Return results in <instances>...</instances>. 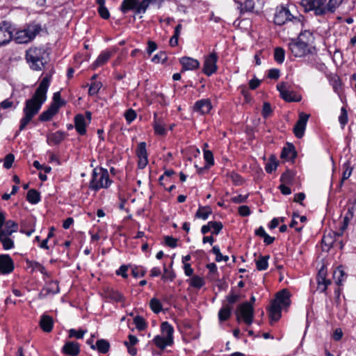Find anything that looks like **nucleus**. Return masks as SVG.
Segmentation results:
<instances>
[{"instance_id":"1","label":"nucleus","mask_w":356,"mask_h":356,"mask_svg":"<svg viewBox=\"0 0 356 356\" xmlns=\"http://www.w3.org/2000/svg\"><path fill=\"white\" fill-rule=\"evenodd\" d=\"M51 75L47 74L40 81L34 95L25 102L23 108L24 117L20 120L19 130L25 129L33 117L38 113L42 105L47 99V92L50 85Z\"/></svg>"},{"instance_id":"2","label":"nucleus","mask_w":356,"mask_h":356,"mask_svg":"<svg viewBox=\"0 0 356 356\" xmlns=\"http://www.w3.org/2000/svg\"><path fill=\"white\" fill-rule=\"evenodd\" d=\"M290 296V293L286 289L281 290L276 294L275 298L272 300L268 309L271 324L280 318L282 308L289 307L291 304Z\"/></svg>"},{"instance_id":"3","label":"nucleus","mask_w":356,"mask_h":356,"mask_svg":"<svg viewBox=\"0 0 356 356\" xmlns=\"http://www.w3.org/2000/svg\"><path fill=\"white\" fill-rule=\"evenodd\" d=\"M48 54L44 48L31 47L26 51V60L31 70L41 71L47 62Z\"/></svg>"},{"instance_id":"4","label":"nucleus","mask_w":356,"mask_h":356,"mask_svg":"<svg viewBox=\"0 0 356 356\" xmlns=\"http://www.w3.org/2000/svg\"><path fill=\"white\" fill-rule=\"evenodd\" d=\"M112 183L109 178L107 169L96 167L92 170V177L89 183V188L94 191L101 188H108Z\"/></svg>"},{"instance_id":"5","label":"nucleus","mask_w":356,"mask_h":356,"mask_svg":"<svg viewBox=\"0 0 356 356\" xmlns=\"http://www.w3.org/2000/svg\"><path fill=\"white\" fill-rule=\"evenodd\" d=\"M41 30L40 24L32 23L24 29L17 31L13 38L18 44L28 43L34 39Z\"/></svg>"},{"instance_id":"6","label":"nucleus","mask_w":356,"mask_h":356,"mask_svg":"<svg viewBox=\"0 0 356 356\" xmlns=\"http://www.w3.org/2000/svg\"><path fill=\"white\" fill-rule=\"evenodd\" d=\"M236 316L238 321L243 320L245 324L251 325L254 320L253 306L248 302L240 304L236 310Z\"/></svg>"},{"instance_id":"7","label":"nucleus","mask_w":356,"mask_h":356,"mask_svg":"<svg viewBox=\"0 0 356 356\" xmlns=\"http://www.w3.org/2000/svg\"><path fill=\"white\" fill-rule=\"evenodd\" d=\"M327 0H301L305 12L314 11L316 16L325 15V3Z\"/></svg>"},{"instance_id":"8","label":"nucleus","mask_w":356,"mask_h":356,"mask_svg":"<svg viewBox=\"0 0 356 356\" xmlns=\"http://www.w3.org/2000/svg\"><path fill=\"white\" fill-rule=\"evenodd\" d=\"M91 120L92 113L90 111L86 112V116L80 113L74 116V128L79 135L83 136L86 134V127L90 124Z\"/></svg>"},{"instance_id":"9","label":"nucleus","mask_w":356,"mask_h":356,"mask_svg":"<svg viewBox=\"0 0 356 356\" xmlns=\"http://www.w3.org/2000/svg\"><path fill=\"white\" fill-rule=\"evenodd\" d=\"M291 54L296 57H303L312 54L309 44L300 40H293L289 44Z\"/></svg>"},{"instance_id":"10","label":"nucleus","mask_w":356,"mask_h":356,"mask_svg":"<svg viewBox=\"0 0 356 356\" xmlns=\"http://www.w3.org/2000/svg\"><path fill=\"white\" fill-rule=\"evenodd\" d=\"M280 97L287 102H298L301 100L300 95L290 90V86L286 82H281L277 85Z\"/></svg>"},{"instance_id":"11","label":"nucleus","mask_w":356,"mask_h":356,"mask_svg":"<svg viewBox=\"0 0 356 356\" xmlns=\"http://www.w3.org/2000/svg\"><path fill=\"white\" fill-rule=\"evenodd\" d=\"M293 17L289 8L284 6L280 5L275 9L274 22L277 25L282 26L286 22L291 21Z\"/></svg>"},{"instance_id":"12","label":"nucleus","mask_w":356,"mask_h":356,"mask_svg":"<svg viewBox=\"0 0 356 356\" xmlns=\"http://www.w3.org/2000/svg\"><path fill=\"white\" fill-rule=\"evenodd\" d=\"M217 60L218 55L214 51L205 58L202 70L207 76H210L217 71Z\"/></svg>"},{"instance_id":"13","label":"nucleus","mask_w":356,"mask_h":356,"mask_svg":"<svg viewBox=\"0 0 356 356\" xmlns=\"http://www.w3.org/2000/svg\"><path fill=\"white\" fill-rule=\"evenodd\" d=\"M13 30L10 22L3 21L0 23V45L9 43L13 38Z\"/></svg>"},{"instance_id":"14","label":"nucleus","mask_w":356,"mask_h":356,"mask_svg":"<svg viewBox=\"0 0 356 356\" xmlns=\"http://www.w3.org/2000/svg\"><path fill=\"white\" fill-rule=\"evenodd\" d=\"M309 118V115L305 113L299 114L298 120L293 127V133L298 138H301L304 136Z\"/></svg>"},{"instance_id":"15","label":"nucleus","mask_w":356,"mask_h":356,"mask_svg":"<svg viewBox=\"0 0 356 356\" xmlns=\"http://www.w3.org/2000/svg\"><path fill=\"white\" fill-rule=\"evenodd\" d=\"M136 154L138 157V167L140 169H143L145 168L148 163L147 160V153L146 149V143L145 142H140L138 145V147L136 149Z\"/></svg>"},{"instance_id":"16","label":"nucleus","mask_w":356,"mask_h":356,"mask_svg":"<svg viewBox=\"0 0 356 356\" xmlns=\"http://www.w3.org/2000/svg\"><path fill=\"white\" fill-rule=\"evenodd\" d=\"M140 1V0H123L120 6V10L124 14L130 10H133L135 15L144 14L145 13H137Z\"/></svg>"},{"instance_id":"17","label":"nucleus","mask_w":356,"mask_h":356,"mask_svg":"<svg viewBox=\"0 0 356 356\" xmlns=\"http://www.w3.org/2000/svg\"><path fill=\"white\" fill-rule=\"evenodd\" d=\"M60 291L58 282L55 280H51L49 281L46 286L42 289L41 292L39 293V298L40 299H43L46 298L49 294H56L58 293Z\"/></svg>"},{"instance_id":"18","label":"nucleus","mask_w":356,"mask_h":356,"mask_svg":"<svg viewBox=\"0 0 356 356\" xmlns=\"http://www.w3.org/2000/svg\"><path fill=\"white\" fill-rule=\"evenodd\" d=\"M14 269V264L8 254L0 255V271L3 274L11 273Z\"/></svg>"},{"instance_id":"19","label":"nucleus","mask_w":356,"mask_h":356,"mask_svg":"<svg viewBox=\"0 0 356 356\" xmlns=\"http://www.w3.org/2000/svg\"><path fill=\"white\" fill-rule=\"evenodd\" d=\"M212 108L211 102L209 99H202L195 102L193 110L200 114H207Z\"/></svg>"},{"instance_id":"20","label":"nucleus","mask_w":356,"mask_h":356,"mask_svg":"<svg viewBox=\"0 0 356 356\" xmlns=\"http://www.w3.org/2000/svg\"><path fill=\"white\" fill-rule=\"evenodd\" d=\"M62 353L69 356H77L80 353V346L75 341H67L62 348Z\"/></svg>"},{"instance_id":"21","label":"nucleus","mask_w":356,"mask_h":356,"mask_svg":"<svg viewBox=\"0 0 356 356\" xmlns=\"http://www.w3.org/2000/svg\"><path fill=\"white\" fill-rule=\"evenodd\" d=\"M180 63L182 65V70H194L200 67V62L193 58L184 56L180 58Z\"/></svg>"},{"instance_id":"22","label":"nucleus","mask_w":356,"mask_h":356,"mask_svg":"<svg viewBox=\"0 0 356 356\" xmlns=\"http://www.w3.org/2000/svg\"><path fill=\"white\" fill-rule=\"evenodd\" d=\"M60 105L51 104L50 106L43 111L39 116V120L42 122L50 120L58 111Z\"/></svg>"},{"instance_id":"23","label":"nucleus","mask_w":356,"mask_h":356,"mask_svg":"<svg viewBox=\"0 0 356 356\" xmlns=\"http://www.w3.org/2000/svg\"><path fill=\"white\" fill-rule=\"evenodd\" d=\"M259 0H245L243 3L239 1H235L236 3L238 4V9L240 10L241 14H243L248 12H253L255 7L256 2Z\"/></svg>"},{"instance_id":"24","label":"nucleus","mask_w":356,"mask_h":356,"mask_svg":"<svg viewBox=\"0 0 356 356\" xmlns=\"http://www.w3.org/2000/svg\"><path fill=\"white\" fill-rule=\"evenodd\" d=\"M153 127L156 134L160 136H164L166 134V129L164 122L162 119L159 118L157 113L154 114V122Z\"/></svg>"},{"instance_id":"25","label":"nucleus","mask_w":356,"mask_h":356,"mask_svg":"<svg viewBox=\"0 0 356 356\" xmlns=\"http://www.w3.org/2000/svg\"><path fill=\"white\" fill-rule=\"evenodd\" d=\"M112 53L109 51H102L97 58V59L92 64V68L93 70L104 65L111 57Z\"/></svg>"},{"instance_id":"26","label":"nucleus","mask_w":356,"mask_h":356,"mask_svg":"<svg viewBox=\"0 0 356 356\" xmlns=\"http://www.w3.org/2000/svg\"><path fill=\"white\" fill-rule=\"evenodd\" d=\"M67 135L63 131H57L48 136L47 143L51 145H58L65 138Z\"/></svg>"},{"instance_id":"27","label":"nucleus","mask_w":356,"mask_h":356,"mask_svg":"<svg viewBox=\"0 0 356 356\" xmlns=\"http://www.w3.org/2000/svg\"><path fill=\"white\" fill-rule=\"evenodd\" d=\"M40 325L44 332H51L54 325L53 318L50 316L42 315L40 321Z\"/></svg>"},{"instance_id":"28","label":"nucleus","mask_w":356,"mask_h":356,"mask_svg":"<svg viewBox=\"0 0 356 356\" xmlns=\"http://www.w3.org/2000/svg\"><path fill=\"white\" fill-rule=\"evenodd\" d=\"M161 330L163 336L168 338L169 342H173L174 328L168 321L161 323Z\"/></svg>"},{"instance_id":"29","label":"nucleus","mask_w":356,"mask_h":356,"mask_svg":"<svg viewBox=\"0 0 356 356\" xmlns=\"http://www.w3.org/2000/svg\"><path fill=\"white\" fill-rule=\"evenodd\" d=\"M233 307H229V306H227L222 304V307L220 309L218 316V319L220 322L227 321L231 315Z\"/></svg>"},{"instance_id":"30","label":"nucleus","mask_w":356,"mask_h":356,"mask_svg":"<svg viewBox=\"0 0 356 356\" xmlns=\"http://www.w3.org/2000/svg\"><path fill=\"white\" fill-rule=\"evenodd\" d=\"M296 157V152L295 151L294 146L293 145H288L287 147H284L282 149L281 153V158L291 160Z\"/></svg>"},{"instance_id":"31","label":"nucleus","mask_w":356,"mask_h":356,"mask_svg":"<svg viewBox=\"0 0 356 356\" xmlns=\"http://www.w3.org/2000/svg\"><path fill=\"white\" fill-rule=\"evenodd\" d=\"M212 213V209L210 207L200 206L198 210L196 211L195 217L197 218L202 219L204 220H207L209 216Z\"/></svg>"},{"instance_id":"32","label":"nucleus","mask_w":356,"mask_h":356,"mask_svg":"<svg viewBox=\"0 0 356 356\" xmlns=\"http://www.w3.org/2000/svg\"><path fill=\"white\" fill-rule=\"evenodd\" d=\"M154 344L160 349L163 350L168 346H171L173 342H169L168 338L164 336L156 335L153 339Z\"/></svg>"},{"instance_id":"33","label":"nucleus","mask_w":356,"mask_h":356,"mask_svg":"<svg viewBox=\"0 0 356 356\" xmlns=\"http://www.w3.org/2000/svg\"><path fill=\"white\" fill-rule=\"evenodd\" d=\"M342 2L343 0H329L327 3H325V15L334 13Z\"/></svg>"},{"instance_id":"34","label":"nucleus","mask_w":356,"mask_h":356,"mask_svg":"<svg viewBox=\"0 0 356 356\" xmlns=\"http://www.w3.org/2000/svg\"><path fill=\"white\" fill-rule=\"evenodd\" d=\"M95 349L101 354H106L110 350V343L106 339H98L96 342Z\"/></svg>"},{"instance_id":"35","label":"nucleus","mask_w":356,"mask_h":356,"mask_svg":"<svg viewBox=\"0 0 356 356\" xmlns=\"http://www.w3.org/2000/svg\"><path fill=\"white\" fill-rule=\"evenodd\" d=\"M26 264L29 268L32 269V271H39L42 275L49 276L48 273L46 270L44 266H42L39 262L27 260Z\"/></svg>"},{"instance_id":"36","label":"nucleus","mask_w":356,"mask_h":356,"mask_svg":"<svg viewBox=\"0 0 356 356\" xmlns=\"http://www.w3.org/2000/svg\"><path fill=\"white\" fill-rule=\"evenodd\" d=\"M26 200L32 204H38L40 201V194L37 190L31 189L27 193Z\"/></svg>"},{"instance_id":"37","label":"nucleus","mask_w":356,"mask_h":356,"mask_svg":"<svg viewBox=\"0 0 356 356\" xmlns=\"http://www.w3.org/2000/svg\"><path fill=\"white\" fill-rule=\"evenodd\" d=\"M269 255L260 256L256 261V267L258 270H265L268 267Z\"/></svg>"},{"instance_id":"38","label":"nucleus","mask_w":356,"mask_h":356,"mask_svg":"<svg viewBox=\"0 0 356 356\" xmlns=\"http://www.w3.org/2000/svg\"><path fill=\"white\" fill-rule=\"evenodd\" d=\"M188 282L191 287L198 289L202 288L205 284L204 279L198 275L192 276V277L189 279Z\"/></svg>"},{"instance_id":"39","label":"nucleus","mask_w":356,"mask_h":356,"mask_svg":"<svg viewBox=\"0 0 356 356\" xmlns=\"http://www.w3.org/2000/svg\"><path fill=\"white\" fill-rule=\"evenodd\" d=\"M162 1L163 0H142L139 8H138L137 13H145L150 4H160Z\"/></svg>"},{"instance_id":"40","label":"nucleus","mask_w":356,"mask_h":356,"mask_svg":"<svg viewBox=\"0 0 356 356\" xmlns=\"http://www.w3.org/2000/svg\"><path fill=\"white\" fill-rule=\"evenodd\" d=\"M333 276L337 284L338 285H341L346 278V275L341 266L337 268V269L334 272Z\"/></svg>"},{"instance_id":"41","label":"nucleus","mask_w":356,"mask_h":356,"mask_svg":"<svg viewBox=\"0 0 356 356\" xmlns=\"http://www.w3.org/2000/svg\"><path fill=\"white\" fill-rule=\"evenodd\" d=\"M240 296L238 294L235 293L233 291L226 296L227 302H223L224 305L233 307V305L239 300Z\"/></svg>"},{"instance_id":"42","label":"nucleus","mask_w":356,"mask_h":356,"mask_svg":"<svg viewBox=\"0 0 356 356\" xmlns=\"http://www.w3.org/2000/svg\"><path fill=\"white\" fill-rule=\"evenodd\" d=\"M278 165V163L276 158L274 156H271L269 161L266 163L265 170L267 173H272L275 171Z\"/></svg>"},{"instance_id":"43","label":"nucleus","mask_w":356,"mask_h":356,"mask_svg":"<svg viewBox=\"0 0 356 356\" xmlns=\"http://www.w3.org/2000/svg\"><path fill=\"white\" fill-rule=\"evenodd\" d=\"M182 29V25L178 24L175 29L174 35L170 40V45L171 47H176L178 44V38L180 35V32Z\"/></svg>"},{"instance_id":"44","label":"nucleus","mask_w":356,"mask_h":356,"mask_svg":"<svg viewBox=\"0 0 356 356\" xmlns=\"http://www.w3.org/2000/svg\"><path fill=\"white\" fill-rule=\"evenodd\" d=\"M149 307L155 314H159L163 309L161 301L156 298H153L150 300Z\"/></svg>"},{"instance_id":"45","label":"nucleus","mask_w":356,"mask_h":356,"mask_svg":"<svg viewBox=\"0 0 356 356\" xmlns=\"http://www.w3.org/2000/svg\"><path fill=\"white\" fill-rule=\"evenodd\" d=\"M285 58V51L282 47H276L274 51V59L279 63L282 64Z\"/></svg>"},{"instance_id":"46","label":"nucleus","mask_w":356,"mask_h":356,"mask_svg":"<svg viewBox=\"0 0 356 356\" xmlns=\"http://www.w3.org/2000/svg\"><path fill=\"white\" fill-rule=\"evenodd\" d=\"M134 323L136 325V328L140 330H144L147 327V323L145 319L140 316H136L134 318Z\"/></svg>"},{"instance_id":"47","label":"nucleus","mask_w":356,"mask_h":356,"mask_svg":"<svg viewBox=\"0 0 356 356\" xmlns=\"http://www.w3.org/2000/svg\"><path fill=\"white\" fill-rule=\"evenodd\" d=\"M87 332L86 330L79 329L78 330L75 329H70L69 330V337L70 338H76V339H82L84 334Z\"/></svg>"},{"instance_id":"48","label":"nucleus","mask_w":356,"mask_h":356,"mask_svg":"<svg viewBox=\"0 0 356 356\" xmlns=\"http://www.w3.org/2000/svg\"><path fill=\"white\" fill-rule=\"evenodd\" d=\"M212 252L216 255V261L218 262H220L222 260L225 261H227L229 260V257L223 256L220 252L219 247L217 245L213 247Z\"/></svg>"},{"instance_id":"49","label":"nucleus","mask_w":356,"mask_h":356,"mask_svg":"<svg viewBox=\"0 0 356 356\" xmlns=\"http://www.w3.org/2000/svg\"><path fill=\"white\" fill-rule=\"evenodd\" d=\"M348 113L345 107L341 108V113L339 116V122L342 128L348 123Z\"/></svg>"},{"instance_id":"50","label":"nucleus","mask_w":356,"mask_h":356,"mask_svg":"<svg viewBox=\"0 0 356 356\" xmlns=\"http://www.w3.org/2000/svg\"><path fill=\"white\" fill-rule=\"evenodd\" d=\"M102 84L99 81H96V82L91 83V85L90 86L89 90H88L89 95L93 96V95H97L98 93V92L99 91L100 88H102Z\"/></svg>"},{"instance_id":"51","label":"nucleus","mask_w":356,"mask_h":356,"mask_svg":"<svg viewBox=\"0 0 356 356\" xmlns=\"http://www.w3.org/2000/svg\"><path fill=\"white\" fill-rule=\"evenodd\" d=\"M0 241L4 250H10L14 247V241L8 236H1Z\"/></svg>"},{"instance_id":"52","label":"nucleus","mask_w":356,"mask_h":356,"mask_svg":"<svg viewBox=\"0 0 356 356\" xmlns=\"http://www.w3.org/2000/svg\"><path fill=\"white\" fill-rule=\"evenodd\" d=\"M168 59L167 55L164 51H160L153 56L152 61L155 63H163Z\"/></svg>"},{"instance_id":"53","label":"nucleus","mask_w":356,"mask_h":356,"mask_svg":"<svg viewBox=\"0 0 356 356\" xmlns=\"http://www.w3.org/2000/svg\"><path fill=\"white\" fill-rule=\"evenodd\" d=\"M209 225L211 229H213L212 233L216 235L220 233L223 227L222 222L218 221H209Z\"/></svg>"},{"instance_id":"54","label":"nucleus","mask_w":356,"mask_h":356,"mask_svg":"<svg viewBox=\"0 0 356 356\" xmlns=\"http://www.w3.org/2000/svg\"><path fill=\"white\" fill-rule=\"evenodd\" d=\"M343 168L344 169L343 172L342 179L341 181V184L343 183L344 180L348 179L352 173L353 168L350 167V163L346 162L343 164Z\"/></svg>"},{"instance_id":"55","label":"nucleus","mask_w":356,"mask_h":356,"mask_svg":"<svg viewBox=\"0 0 356 356\" xmlns=\"http://www.w3.org/2000/svg\"><path fill=\"white\" fill-rule=\"evenodd\" d=\"M14 160H15L14 154H13L11 153L7 154L3 161V167L6 169H10L13 165Z\"/></svg>"},{"instance_id":"56","label":"nucleus","mask_w":356,"mask_h":356,"mask_svg":"<svg viewBox=\"0 0 356 356\" xmlns=\"http://www.w3.org/2000/svg\"><path fill=\"white\" fill-rule=\"evenodd\" d=\"M136 113L132 108L128 109L124 113V118L128 123H131L136 118Z\"/></svg>"},{"instance_id":"57","label":"nucleus","mask_w":356,"mask_h":356,"mask_svg":"<svg viewBox=\"0 0 356 356\" xmlns=\"http://www.w3.org/2000/svg\"><path fill=\"white\" fill-rule=\"evenodd\" d=\"M110 298L115 302H122L124 300V296L118 291H112L109 294Z\"/></svg>"},{"instance_id":"58","label":"nucleus","mask_w":356,"mask_h":356,"mask_svg":"<svg viewBox=\"0 0 356 356\" xmlns=\"http://www.w3.org/2000/svg\"><path fill=\"white\" fill-rule=\"evenodd\" d=\"M204 158L209 165L214 163L213 153L210 150L204 149Z\"/></svg>"},{"instance_id":"59","label":"nucleus","mask_w":356,"mask_h":356,"mask_svg":"<svg viewBox=\"0 0 356 356\" xmlns=\"http://www.w3.org/2000/svg\"><path fill=\"white\" fill-rule=\"evenodd\" d=\"M309 63L312 65V67H315L316 69H317L318 70L321 71V72L324 71V70L325 68V65L323 63H322L321 62H320L316 58H314L312 60H311V62H309Z\"/></svg>"},{"instance_id":"60","label":"nucleus","mask_w":356,"mask_h":356,"mask_svg":"<svg viewBox=\"0 0 356 356\" xmlns=\"http://www.w3.org/2000/svg\"><path fill=\"white\" fill-rule=\"evenodd\" d=\"M165 243L166 245L172 248H175L177 245V239L172 236H167L165 237Z\"/></svg>"},{"instance_id":"61","label":"nucleus","mask_w":356,"mask_h":356,"mask_svg":"<svg viewBox=\"0 0 356 356\" xmlns=\"http://www.w3.org/2000/svg\"><path fill=\"white\" fill-rule=\"evenodd\" d=\"M272 113L271 106L268 102H264L262 108V115L264 118H266Z\"/></svg>"},{"instance_id":"62","label":"nucleus","mask_w":356,"mask_h":356,"mask_svg":"<svg viewBox=\"0 0 356 356\" xmlns=\"http://www.w3.org/2000/svg\"><path fill=\"white\" fill-rule=\"evenodd\" d=\"M330 284V281L323 277V281L318 280V289L321 292H324L327 289V286Z\"/></svg>"},{"instance_id":"63","label":"nucleus","mask_w":356,"mask_h":356,"mask_svg":"<svg viewBox=\"0 0 356 356\" xmlns=\"http://www.w3.org/2000/svg\"><path fill=\"white\" fill-rule=\"evenodd\" d=\"M163 270L164 275H163V279L172 281L175 277V273L173 271H168L165 264L163 265Z\"/></svg>"},{"instance_id":"64","label":"nucleus","mask_w":356,"mask_h":356,"mask_svg":"<svg viewBox=\"0 0 356 356\" xmlns=\"http://www.w3.org/2000/svg\"><path fill=\"white\" fill-rule=\"evenodd\" d=\"M98 13L99 15L104 19H107L110 17V13L108 10L106 8V6L99 7Z\"/></svg>"}]
</instances>
